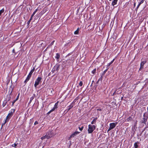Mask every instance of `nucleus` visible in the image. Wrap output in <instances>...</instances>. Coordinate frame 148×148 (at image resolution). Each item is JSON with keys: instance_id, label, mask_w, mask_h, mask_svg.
I'll use <instances>...</instances> for the list:
<instances>
[{"instance_id": "1", "label": "nucleus", "mask_w": 148, "mask_h": 148, "mask_svg": "<svg viewBox=\"0 0 148 148\" xmlns=\"http://www.w3.org/2000/svg\"><path fill=\"white\" fill-rule=\"evenodd\" d=\"M95 126L94 125H88V131L89 133H92L95 129Z\"/></svg>"}, {"instance_id": "2", "label": "nucleus", "mask_w": 148, "mask_h": 148, "mask_svg": "<svg viewBox=\"0 0 148 148\" xmlns=\"http://www.w3.org/2000/svg\"><path fill=\"white\" fill-rule=\"evenodd\" d=\"M148 118V114L145 113L143 115V118L141 121V123H145L147 122Z\"/></svg>"}, {"instance_id": "3", "label": "nucleus", "mask_w": 148, "mask_h": 148, "mask_svg": "<svg viewBox=\"0 0 148 148\" xmlns=\"http://www.w3.org/2000/svg\"><path fill=\"white\" fill-rule=\"evenodd\" d=\"M12 115V112H11L10 113H9L7 116L6 118V119L5 120V122L4 123H2V126L3 125H4L6 123V122H8L9 120L10 119Z\"/></svg>"}, {"instance_id": "4", "label": "nucleus", "mask_w": 148, "mask_h": 148, "mask_svg": "<svg viewBox=\"0 0 148 148\" xmlns=\"http://www.w3.org/2000/svg\"><path fill=\"white\" fill-rule=\"evenodd\" d=\"M117 124V123H110V127L109 129L108 130V132L109 131L114 128L115 127Z\"/></svg>"}, {"instance_id": "5", "label": "nucleus", "mask_w": 148, "mask_h": 148, "mask_svg": "<svg viewBox=\"0 0 148 148\" xmlns=\"http://www.w3.org/2000/svg\"><path fill=\"white\" fill-rule=\"evenodd\" d=\"M41 79L42 78L41 77H38L37 79H36L34 85V86L35 88H36V86L39 85Z\"/></svg>"}, {"instance_id": "6", "label": "nucleus", "mask_w": 148, "mask_h": 148, "mask_svg": "<svg viewBox=\"0 0 148 148\" xmlns=\"http://www.w3.org/2000/svg\"><path fill=\"white\" fill-rule=\"evenodd\" d=\"M58 102H57L55 104L53 108L49 112L47 113V114L48 115L51 112L53 111H54L55 110V109L57 108H58L57 106H58Z\"/></svg>"}, {"instance_id": "7", "label": "nucleus", "mask_w": 148, "mask_h": 148, "mask_svg": "<svg viewBox=\"0 0 148 148\" xmlns=\"http://www.w3.org/2000/svg\"><path fill=\"white\" fill-rule=\"evenodd\" d=\"M80 132H75L73 133L69 137V139H70L71 138L74 137L76 135L78 134Z\"/></svg>"}, {"instance_id": "8", "label": "nucleus", "mask_w": 148, "mask_h": 148, "mask_svg": "<svg viewBox=\"0 0 148 148\" xmlns=\"http://www.w3.org/2000/svg\"><path fill=\"white\" fill-rule=\"evenodd\" d=\"M51 132H50L49 133H48V135H46L44 136V137L45 138L47 139H49L50 138L52 137V135H51Z\"/></svg>"}, {"instance_id": "9", "label": "nucleus", "mask_w": 148, "mask_h": 148, "mask_svg": "<svg viewBox=\"0 0 148 148\" xmlns=\"http://www.w3.org/2000/svg\"><path fill=\"white\" fill-rule=\"evenodd\" d=\"M74 103L75 102L74 101L71 103V104L68 106L69 108L67 110V111L69 110L71 108H72L73 107L74 105Z\"/></svg>"}, {"instance_id": "10", "label": "nucleus", "mask_w": 148, "mask_h": 148, "mask_svg": "<svg viewBox=\"0 0 148 148\" xmlns=\"http://www.w3.org/2000/svg\"><path fill=\"white\" fill-rule=\"evenodd\" d=\"M145 63V61H143L141 62L140 64V68L139 70H141L143 68L144 65V64Z\"/></svg>"}, {"instance_id": "11", "label": "nucleus", "mask_w": 148, "mask_h": 148, "mask_svg": "<svg viewBox=\"0 0 148 148\" xmlns=\"http://www.w3.org/2000/svg\"><path fill=\"white\" fill-rule=\"evenodd\" d=\"M60 68V66L58 65H57L55 66L54 67V69H55V71H58Z\"/></svg>"}, {"instance_id": "12", "label": "nucleus", "mask_w": 148, "mask_h": 148, "mask_svg": "<svg viewBox=\"0 0 148 148\" xmlns=\"http://www.w3.org/2000/svg\"><path fill=\"white\" fill-rule=\"evenodd\" d=\"M35 96V95L34 94L33 95V96H32V97H31L30 98V101H29V103H31V102H32V101L33 99L34 98Z\"/></svg>"}, {"instance_id": "13", "label": "nucleus", "mask_w": 148, "mask_h": 148, "mask_svg": "<svg viewBox=\"0 0 148 148\" xmlns=\"http://www.w3.org/2000/svg\"><path fill=\"white\" fill-rule=\"evenodd\" d=\"M118 0H114V1L112 2V5L114 6L116 4Z\"/></svg>"}, {"instance_id": "14", "label": "nucleus", "mask_w": 148, "mask_h": 148, "mask_svg": "<svg viewBox=\"0 0 148 148\" xmlns=\"http://www.w3.org/2000/svg\"><path fill=\"white\" fill-rule=\"evenodd\" d=\"M144 1V0H142L141 1L140 3H139L138 4V5L137 7V8H139V6H140L141 4L143 3Z\"/></svg>"}, {"instance_id": "15", "label": "nucleus", "mask_w": 148, "mask_h": 148, "mask_svg": "<svg viewBox=\"0 0 148 148\" xmlns=\"http://www.w3.org/2000/svg\"><path fill=\"white\" fill-rule=\"evenodd\" d=\"M132 119V118L130 116L126 120V121H127L128 122H130L131 121Z\"/></svg>"}, {"instance_id": "16", "label": "nucleus", "mask_w": 148, "mask_h": 148, "mask_svg": "<svg viewBox=\"0 0 148 148\" xmlns=\"http://www.w3.org/2000/svg\"><path fill=\"white\" fill-rule=\"evenodd\" d=\"M79 31V29L77 28V30L74 32V34H77L78 33Z\"/></svg>"}, {"instance_id": "17", "label": "nucleus", "mask_w": 148, "mask_h": 148, "mask_svg": "<svg viewBox=\"0 0 148 148\" xmlns=\"http://www.w3.org/2000/svg\"><path fill=\"white\" fill-rule=\"evenodd\" d=\"M60 57V55L58 53H57L56 54V56H55V58L57 59H58Z\"/></svg>"}, {"instance_id": "18", "label": "nucleus", "mask_w": 148, "mask_h": 148, "mask_svg": "<svg viewBox=\"0 0 148 148\" xmlns=\"http://www.w3.org/2000/svg\"><path fill=\"white\" fill-rule=\"evenodd\" d=\"M30 77H29V76H28L27 77L26 79H25V81H24V82L25 83H26L29 79H30Z\"/></svg>"}, {"instance_id": "19", "label": "nucleus", "mask_w": 148, "mask_h": 148, "mask_svg": "<svg viewBox=\"0 0 148 148\" xmlns=\"http://www.w3.org/2000/svg\"><path fill=\"white\" fill-rule=\"evenodd\" d=\"M34 70H35V68H33V69L32 70H31V71L29 73V75H32V73L34 71Z\"/></svg>"}, {"instance_id": "20", "label": "nucleus", "mask_w": 148, "mask_h": 148, "mask_svg": "<svg viewBox=\"0 0 148 148\" xmlns=\"http://www.w3.org/2000/svg\"><path fill=\"white\" fill-rule=\"evenodd\" d=\"M97 118L94 119L92 121V122H91V124H93L95 123V121H96V120H97Z\"/></svg>"}, {"instance_id": "21", "label": "nucleus", "mask_w": 148, "mask_h": 148, "mask_svg": "<svg viewBox=\"0 0 148 148\" xmlns=\"http://www.w3.org/2000/svg\"><path fill=\"white\" fill-rule=\"evenodd\" d=\"M114 59L110 63H108V66H109L111 64L114 62Z\"/></svg>"}, {"instance_id": "22", "label": "nucleus", "mask_w": 148, "mask_h": 148, "mask_svg": "<svg viewBox=\"0 0 148 148\" xmlns=\"http://www.w3.org/2000/svg\"><path fill=\"white\" fill-rule=\"evenodd\" d=\"M138 147V145L137 144V143H136L134 144V148H137Z\"/></svg>"}, {"instance_id": "23", "label": "nucleus", "mask_w": 148, "mask_h": 148, "mask_svg": "<svg viewBox=\"0 0 148 148\" xmlns=\"http://www.w3.org/2000/svg\"><path fill=\"white\" fill-rule=\"evenodd\" d=\"M96 69H94L93 70H92V73L93 74H94L96 72Z\"/></svg>"}, {"instance_id": "24", "label": "nucleus", "mask_w": 148, "mask_h": 148, "mask_svg": "<svg viewBox=\"0 0 148 148\" xmlns=\"http://www.w3.org/2000/svg\"><path fill=\"white\" fill-rule=\"evenodd\" d=\"M37 9H36L35 10L33 14L32 15V16H34V15L35 14L36 12H37Z\"/></svg>"}, {"instance_id": "25", "label": "nucleus", "mask_w": 148, "mask_h": 148, "mask_svg": "<svg viewBox=\"0 0 148 148\" xmlns=\"http://www.w3.org/2000/svg\"><path fill=\"white\" fill-rule=\"evenodd\" d=\"M108 69V68L107 69L105 70L103 73V74H102V75H104V74L107 71Z\"/></svg>"}, {"instance_id": "26", "label": "nucleus", "mask_w": 148, "mask_h": 148, "mask_svg": "<svg viewBox=\"0 0 148 148\" xmlns=\"http://www.w3.org/2000/svg\"><path fill=\"white\" fill-rule=\"evenodd\" d=\"M79 130H80L81 131H82L84 128V127L82 126L81 128H80V127H79Z\"/></svg>"}, {"instance_id": "27", "label": "nucleus", "mask_w": 148, "mask_h": 148, "mask_svg": "<svg viewBox=\"0 0 148 148\" xmlns=\"http://www.w3.org/2000/svg\"><path fill=\"white\" fill-rule=\"evenodd\" d=\"M82 84H83V83H82V81L80 82L79 83V85L81 86H82Z\"/></svg>"}, {"instance_id": "28", "label": "nucleus", "mask_w": 148, "mask_h": 148, "mask_svg": "<svg viewBox=\"0 0 148 148\" xmlns=\"http://www.w3.org/2000/svg\"><path fill=\"white\" fill-rule=\"evenodd\" d=\"M17 146V144L14 143V144L12 145V146L13 147H15Z\"/></svg>"}, {"instance_id": "29", "label": "nucleus", "mask_w": 148, "mask_h": 148, "mask_svg": "<svg viewBox=\"0 0 148 148\" xmlns=\"http://www.w3.org/2000/svg\"><path fill=\"white\" fill-rule=\"evenodd\" d=\"M54 41H54H54H52V42L51 43V44H50V45H52L53 44L54 42Z\"/></svg>"}, {"instance_id": "30", "label": "nucleus", "mask_w": 148, "mask_h": 148, "mask_svg": "<svg viewBox=\"0 0 148 148\" xmlns=\"http://www.w3.org/2000/svg\"><path fill=\"white\" fill-rule=\"evenodd\" d=\"M18 97H19V96L18 95V96L16 98V99L15 100L16 101H17V100H18Z\"/></svg>"}, {"instance_id": "31", "label": "nucleus", "mask_w": 148, "mask_h": 148, "mask_svg": "<svg viewBox=\"0 0 148 148\" xmlns=\"http://www.w3.org/2000/svg\"><path fill=\"white\" fill-rule=\"evenodd\" d=\"M38 123V122L37 121H35V122L34 123V125H36V124H37Z\"/></svg>"}, {"instance_id": "32", "label": "nucleus", "mask_w": 148, "mask_h": 148, "mask_svg": "<svg viewBox=\"0 0 148 148\" xmlns=\"http://www.w3.org/2000/svg\"><path fill=\"white\" fill-rule=\"evenodd\" d=\"M33 16H32H32L30 18V21H31V20L32 19Z\"/></svg>"}, {"instance_id": "33", "label": "nucleus", "mask_w": 148, "mask_h": 148, "mask_svg": "<svg viewBox=\"0 0 148 148\" xmlns=\"http://www.w3.org/2000/svg\"><path fill=\"white\" fill-rule=\"evenodd\" d=\"M3 36V34L1 33H0V38L2 37Z\"/></svg>"}, {"instance_id": "34", "label": "nucleus", "mask_w": 148, "mask_h": 148, "mask_svg": "<svg viewBox=\"0 0 148 148\" xmlns=\"http://www.w3.org/2000/svg\"><path fill=\"white\" fill-rule=\"evenodd\" d=\"M41 139L42 140H43V139H45V138H44V136H43V137H41Z\"/></svg>"}, {"instance_id": "35", "label": "nucleus", "mask_w": 148, "mask_h": 148, "mask_svg": "<svg viewBox=\"0 0 148 148\" xmlns=\"http://www.w3.org/2000/svg\"><path fill=\"white\" fill-rule=\"evenodd\" d=\"M16 101L15 100L13 101L12 102V105L14 104V103Z\"/></svg>"}, {"instance_id": "36", "label": "nucleus", "mask_w": 148, "mask_h": 148, "mask_svg": "<svg viewBox=\"0 0 148 148\" xmlns=\"http://www.w3.org/2000/svg\"><path fill=\"white\" fill-rule=\"evenodd\" d=\"M31 75H29V74L28 76H29V77L30 78L31 77Z\"/></svg>"}, {"instance_id": "37", "label": "nucleus", "mask_w": 148, "mask_h": 148, "mask_svg": "<svg viewBox=\"0 0 148 148\" xmlns=\"http://www.w3.org/2000/svg\"><path fill=\"white\" fill-rule=\"evenodd\" d=\"M97 110H99L100 111H101V109H97Z\"/></svg>"}, {"instance_id": "38", "label": "nucleus", "mask_w": 148, "mask_h": 148, "mask_svg": "<svg viewBox=\"0 0 148 148\" xmlns=\"http://www.w3.org/2000/svg\"><path fill=\"white\" fill-rule=\"evenodd\" d=\"M12 51L13 53H15V51H14V49H13L12 50Z\"/></svg>"}, {"instance_id": "39", "label": "nucleus", "mask_w": 148, "mask_h": 148, "mask_svg": "<svg viewBox=\"0 0 148 148\" xmlns=\"http://www.w3.org/2000/svg\"><path fill=\"white\" fill-rule=\"evenodd\" d=\"M31 21H30V20L28 21V23H29Z\"/></svg>"}, {"instance_id": "40", "label": "nucleus", "mask_w": 148, "mask_h": 148, "mask_svg": "<svg viewBox=\"0 0 148 148\" xmlns=\"http://www.w3.org/2000/svg\"><path fill=\"white\" fill-rule=\"evenodd\" d=\"M147 111H148V107H147Z\"/></svg>"}, {"instance_id": "41", "label": "nucleus", "mask_w": 148, "mask_h": 148, "mask_svg": "<svg viewBox=\"0 0 148 148\" xmlns=\"http://www.w3.org/2000/svg\"><path fill=\"white\" fill-rule=\"evenodd\" d=\"M92 84H91V86H92Z\"/></svg>"}, {"instance_id": "42", "label": "nucleus", "mask_w": 148, "mask_h": 148, "mask_svg": "<svg viewBox=\"0 0 148 148\" xmlns=\"http://www.w3.org/2000/svg\"><path fill=\"white\" fill-rule=\"evenodd\" d=\"M135 5V3L134 4V5Z\"/></svg>"}, {"instance_id": "43", "label": "nucleus", "mask_w": 148, "mask_h": 148, "mask_svg": "<svg viewBox=\"0 0 148 148\" xmlns=\"http://www.w3.org/2000/svg\"><path fill=\"white\" fill-rule=\"evenodd\" d=\"M109 0L110 1H111V0Z\"/></svg>"}]
</instances>
